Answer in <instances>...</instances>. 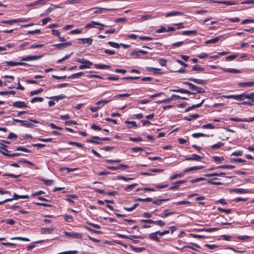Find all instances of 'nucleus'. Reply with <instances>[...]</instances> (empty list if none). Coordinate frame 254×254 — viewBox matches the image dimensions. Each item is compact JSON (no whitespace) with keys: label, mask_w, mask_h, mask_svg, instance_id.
Segmentation results:
<instances>
[{"label":"nucleus","mask_w":254,"mask_h":254,"mask_svg":"<svg viewBox=\"0 0 254 254\" xmlns=\"http://www.w3.org/2000/svg\"><path fill=\"white\" fill-rule=\"evenodd\" d=\"M194 89H196V92H191L188 90L182 88L178 89H170V91L171 92L187 94L189 95H195L197 93H203L205 92V90L204 88L196 86V85Z\"/></svg>","instance_id":"obj_1"},{"label":"nucleus","mask_w":254,"mask_h":254,"mask_svg":"<svg viewBox=\"0 0 254 254\" xmlns=\"http://www.w3.org/2000/svg\"><path fill=\"white\" fill-rule=\"evenodd\" d=\"M248 96L249 94L243 93L239 95H222V97L226 99H234L238 101H243L247 99Z\"/></svg>","instance_id":"obj_2"},{"label":"nucleus","mask_w":254,"mask_h":254,"mask_svg":"<svg viewBox=\"0 0 254 254\" xmlns=\"http://www.w3.org/2000/svg\"><path fill=\"white\" fill-rule=\"evenodd\" d=\"M230 120L234 122H247L250 123L253 121H254V117H251L249 119H240L236 118H230Z\"/></svg>","instance_id":"obj_3"},{"label":"nucleus","mask_w":254,"mask_h":254,"mask_svg":"<svg viewBox=\"0 0 254 254\" xmlns=\"http://www.w3.org/2000/svg\"><path fill=\"white\" fill-rule=\"evenodd\" d=\"M202 159V157L199 155H198L196 154H193L191 155V157H186L185 158V160L186 161H200Z\"/></svg>","instance_id":"obj_4"},{"label":"nucleus","mask_w":254,"mask_h":254,"mask_svg":"<svg viewBox=\"0 0 254 254\" xmlns=\"http://www.w3.org/2000/svg\"><path fill=\"white\" fill-rule=\"evenodd\" d=\"M71 45L72 43L71 42H68L64 43L54 44L53 46L59 50H61L67 47V46H71Z\"/></svg>","instance_id":"obj_5"},{"label":"nucleus","mask_w":254,"mask_h":254,"mask_svg":"<svg viewBox=\"0 0 254 254\" xmlns=\"http://www.w3.org/2000/svg\"><path fill=\"white\" fill-rule=\"evenodd\" d=\"M3 64H6L7 65L9 66H15V65H28V64L26 63H23V62H15L12 61H6L3 63Z\"/></svg>","instance_id":"obj_6"},{"label":"nucleus","mask_w":254,"mask_h":254,"mask_svg":"<svg viewBox=\"0 0 254 254\" xmlns=\"http://www.w3.org/2000/svg\"><path fill=\"white\" fill-rule=\"evenodd\" d=\"M12 106L17 108H25L28 107L26 104L24 102L22 101H16L13 102Z\"/></svg>","instance_id":"obj_7"},{"label":"nucleus","mask_w":254,"mask_h":254,"mask_svg":"<svg viewBox=\"0 0 254 254\" xmlns=\"http://www.w3.org/2000/svg\"><path fill=\"white\" fill-rule=\"evenodd\" d=\"M65 236H68L69 237L74 238L76 239H81L82 238V235L79 233H70L65 232H64Z\"/></svg>","instance_id":"obj_8"},{"label":"nucleus","mask_w":254,"mask_h":254,"mask_svg":"<svg viewBox=\"0 0 254 254\" xmlns=\"http://www.w3.org/2000/svg\"><path fill=\"white\" fill-rule=\"evenodd\" d=\"M205 99H203L201 102L198 104H194V105H192V106L187 108L185 110V112H188L194 108H199L200 107L202 104H203V103L204 102Z\"/></svg>","instance_id":"obj_9"},{"label":"nucleus","mask_w":254,"mask_h":254,"mask_svg":"<svg viewBox=\"0 0 254 254\" xmlns=\"http://www.w3.org/2000/svg\"><path fill=\"white\" fill-rule=\"evenodd\" d=\"M78 40L81 41V42L80 43V44H87L88 45H91L93 42V39L91 38H79L78 39Z\"/></svg>","instance_id":"obj_10"},{"label":"nucleus","mask_w":254,"mask_h":254,"mask_svg":"<svg viewBox=\"0 0 254 254\" xmlns=\"http://www.w3.org/2000/svg\"><path fill=\"white\" fill-rule=\"evenodd\" d=\"M230 192H234L238 194H243L248 193L249 191L246 189L238 188L231 189Z\"/></svg>","instance_id":"obj_11"},{"label":"nucleus","mask_w":254,"mask_h":254,"mask_svg":"<svg viewBox=\"0 0 254 254\" xmlns=\"http://www.w3.org/2000/svg\"><path fill=\"white\" fill-rule=\"evenodd\" d=\"M96 25H101L102 26H105L104 24H101L99 22L92 21L90 23H89L86 25L85 28H90L92 27H94Z\"/></svg>","instance_id":"obj_12"},{"label":"nucleus","mask_w":254,"mask_h":254,"mask_svg":"<svg viewBox=\"0 0 254 254\" xmlns=\"http://www.w3.org/2000/svg\"><path fill=\"white\" fill-rule=\"evenodd\" d=\"M203 168V166H193V167H191L190 168H188L184 170V173L186 174V173H188L189 172L194 171L200 170V169H202Z\"/></svg>","instance_id":"obj_13"},{"label":"nucleus","mask_w":254,"mask_h":254,"mask_svg":"<svg viewBox=\"0 0 254 254\" xmlns=\"http://www.w3.org/2000/svg\"><path fill=\"white\" fill-rule=\"evenodd\" d=\"M158 232L156 231L155 232L150 233L149 235V238L153 241L159 242L160 241V239L157 236V235H158L157 233Z\"/></svg>","instance_id":"obj_14"},{"label":"nucleus","mask_w":254,"mask_h":254,"mask_svg":"<svg viewBox=\"0 0 254 254\" xmlns=\"http://www.w3.org/2000/svg\"><path fill=\"white\" fill-rule=\"evenodd\" d=\"M54 231L53 228H42L40 232L41 234H51Z\"/></svg>","instance_id":"obj_15"},{"label":"nucleus","mask_w":254,"mask_h":254,"mask_svg":"<svg viewBox=\"0 0 254 254\" xmlns=\"http://www.w3.org/2000/svg\"><path fill=\"white\" fill-rule=\"evenodd\" d=\"M239 87H246L254 86V81L240 82L238 83Z\"/></svg>","instance_id":"obj_16"},{"label":"nucleus","mask_w":254,"mask_h":254,"mask_svg":"<svg viewBox=\"0 0 254 254\" xmlns=\"http://www.w3.org/2000/svg\"><path fill=\"white\" fill-rule=\"evenodd\" d=\"M189 80L190 81H191L195 83L200 84V85H204L205 84V82H206L204 80L196 79V78H194L193 77L189 78Z\"/></svg>","instance_id":"obj_17"},{"label":"nucleus","mask_w":254,"mask_h":254,"mask_svg":"<svg viewBox=\"0 0 254 254\" xmlns=\"http://www.w3.org/2000/svg\"><path fill=\"white\" fill-rule=\"evenodd\" d=\"M19 196H20L19 195H18L16 193H14L13 194V198H7V199L4 200L3 201H0V205H1L3 203H5L9 202V201H11L13 200V199H17L19 198Z\"/></svg>","instance_id":"obj_18"},{"label":"nucleus","mask_w":254,"mask_h":254,"mask_svg":"<svg viewBox=\"0 0 254 254\" xmlns=\"http://www.w3.org/2000/svg\"><path fill=\"white\" fill-rule=\"evenodd\" d=\"M107 10V11H115L117 10L116 8H100L98 7L97 10L95 11L94 13L95 14H99L103 12V10Z\"/></svg>","instance_id":"obj_19"},{"label":"nucleus","mask_w":254,"mask_h":254,"mask_svg":"<svg viewBox=\"0 0 254 254\" xmlns=\"http://www.w3.org/2000/svg\"><path fill=\"white\" fill-rule=\"evenodd\" d=\"M184 13L180 11H172L168 12L166 15V17H169L176 15H183Z\"/></svg>","instance_id":"obj_20"},{"label":"nucleus","mask_w":254,"mask_h":254,"mask_svg":"<svg viewBox=\"0 0 254 254\" xmlns=\"http://www.w3.org/2000/svg\"><path fill=\"white\" fill-rule=\"evenodd\" d=\"M147 70L149 71H153L154 74L157 75V74H162V72H160L159 71L160 70V69L152 67H147Z\"/></svg>","instance_id":"obj_21"},{"label":"nucleus","mask_w":254,"mask_h":254,"mask_svg":"<svg viewBox=\"0 0 254 254\" xmlns=\"http://www.w3.org/2000/svg\"><path fill=\"white\" fill-rule=\"evenodd\" d=\"M174 213H175V212H174V211L169 212V210L167 209V210H164L161 214L159 215V216L161 218H166V217L169 216L170 215L174 214Z\"/></svg>","instance_id":"obj_22"},{"label":"nucleus","mask_w":254,"mask_h":254,"mask_svg":"<svg viewBox=\"0 0 254 254\" xmlns=\"http://www.w3.org/2000/svg\"><path fill=\"white\" fill-rule=\"evenodd\" d=\"M222 70L226 72L229 73H239L241 72L240 70L234 69V68H223Z\"/></svg>","instance_id":"obj_23"},{"label":"nucleus","mask_w":254,"mask_h":254,"mask_svg":"<svg viewBox=\"0 0 254 254\" xmlns=\"http://www.w3.org/2000/svg\"><path fill=\"white\" fill-rule=\"evenodd\" d=\"M221 37H222L221 36H220L216 37L213 39L206 40L205 41V44H209L216 43L220 40V39Z\"/></svg>","instance_id":"obj_24"},{"label":"nucleus","mask_w":254,"mask_h":254,"mask_svg":"<svg viewBox=\"0 0 254 254\" xmlns=\"http://www.w3.org/2000/svg\"><path fill=\"white\" fill-rule=\"evenodd\" d=\"M213 161L217 163H222L225 159L223 157L214 156L212 157Z\"/></svg>","instance_id":"obj_25"},{"label":"nucleus","mask_w":254,"mask_h":254,"mask_svg":"<svg viewBox=\"0 0 254 254\" xmlns=\"http://www.w3.org/2000/svg\"><path fill=\"white\" fill-rule=\"evenodd\" d=\"M199 117V115L197 114H195L191 115L190 117H188V116L185 117L184 118V119L186 121L190 122L192 120L196 119Z\"/></svg>","instance_id":"obj_26"},{"label":"nucleus","mask_w":254,"mask_h":254,"mask_svg":"<svg viewBox=\"0 0 254 254\" xmlns=\"http://www.w3.org/2000/svg\"><path fill=\"white\" fill-rule=\"evenodd\" d=\"M225 175H226V173L224 172H221L219 173H211V174H205L204 176H205L206 177H213V176H223Z\"/></svg>","instance_id":"obj_27"},{"label":"nucleus","mask_w":254,"mask_h":254,"mask_svg":"<svg viewBox=\"0 0 254 254\" xmlns=\"http://www.w3.org/2000/svg\"><path fill=\"white\" fill-rule=\"evenodd\" d=\"M181 34L184 35H195L197 34V32L196 30H187V31H183Z\"/></svg>","instance_id":"obj_28"},{"label":"nucleus","mask_w":254,"mask_h":254,"mask_svg":"<svg viewBox=\"0 0 254 254\" xmlns=\"http://www.w3.org/2000/svg\"><path fill=\"white\" fill-rule=\"evenodd\" d=\"M84 73L83 72H79L78 73H74L71 74L70 76L68 77V78L75 79V78H79L82 75H83Z\"/></svg>","instance_id":"obj_29"},{"label":"nucleus","mask_w":254,"mask_h":254,"mask_svg":"<svg viewBox=\"0 0 254 254\" xmlns=\"http://www.w3.org/2000/svg\"><path fill=\"white\" fill-rule=\"evenodd\" d=\"M66 98V96L64 94H61L58 96H53L50 97V99H54L56 101H59V100H63Z\"/></svg>","instance_id":"obj_30"},{"label":"nucleus","mask_w":254,"mask_h":254,"mask_svg":"<svg viewBox=\"0 0 254 254\" xmlns=\"http://www.w3.org/2000/svg\"><path fill=\"white\" fill-rule=\"evenodd\" d=\"M217 178H213L212 179H210V180H207V183L208 184H212V185H217V186H219V185H222V183L220 182H214L213 180H217Z\"/></svg>","instance_id":"obj_31"},{"label":"nucleus","mask_w":254,"mask_h":254,"mask_svg":"<svg viewBox=\"0 0 254 254\" xmlns=\"http://www.w3.org/2000/svg\"><path fill=\"white\" fill-rule=\"evenodd\" d=\"M94 66L98 69H108L110 68V65L105 64H95Z\"/></svg>","instance_id":"obj_32"},{"label":"nucleus","mask_w":254,"mask_h":254,"mask_svg":"<svg viewBox=\"0 0 254 254\" xmlns=\"http://www.w3.org/2000/svg\"><path fill=\"white\" fill-rule=\"evenodd\" d=\"M129 247L132 250H133V251H134L136 253L141 252L145 250L144 248L134 247L131 245H130Z\"/></svg>","instance_id":"obj_33"},{"label":"nucleus","mask_w":254,"mask_h":254,"mask_svg":"<svg viewBox=\"0 0 254 254\" xmlns=\"http://www.w3.org/2000/svg\"><path fill=\"white\" fill-rule=\"evenodd\" d=\"M138 205H139L138 203H135V204H133L132 205V206H131V207H124V209L126 211L131 212V211H133V210H134Z\"/></svg>","instance_id":"obj_34"},{"label":"nucleus","mask_w":254,"mask_h":254,"mask_svg":"<svg viewBox=\"0 0 254 254\" xmlns=\"http://www.w3.org/2000/svg\"><path fill=\"white\" fill-rule=\"evenodd\" d=\"M235 167V166H233V165H224L217 166V167H216V168L222 169H234Z\"/></svg>","instance_id":"obj_35"},{"label":"nucleus","mask_w":254,"mask_h":254,"mask_svg":"<svg viewBox=\"0 0 254 254\" xmlns=\"http://www.w3.org/2000/svg\"><path fill=\"white\" fill-rule=\"evenodd\" d=\"M22 122L23 123L21 126L30 128H32L34 126L33 124L28 122L27 121H23Z\"/></svg>","instance_id":"obj_36"},{"label":"nucleus","mask_w":254,"mask_h":254,"mask_svg":"<svg viewBox=\"0 0 254 254\" xmlns=\"http://www.w3.org/2000/svg\"><path fill=\"white\" fill-rule=\"evenodd\" d=\"M185 173H184V172L183 173L174 174V175L170 177V180H174L178 178L183 177L185 175Z\"/></svg>","instance_id":"obj_37"},{"label":"nucleus","mask_w":254,"mask_h":254,"mask_svg":"<svg viewBox=\"0 0 254 254\" xmlns=\"http://www.w3.org/2000/svg\"><path fill=\"white\" fill-rule=\"evenodd\" d=\"M82 0H67L65 1V4H74L76 3H80Z\"/></svg>","instance_id":"obj_38"},{"label":"nucleus","mask_w":254,"mask_h":254,"mask_svg":"<svg viewBox=\"0 0 254 254\" xmlns=\"http://www.w3.org/2000/svg\"><path fill=\"white\" fill-rule=\"evenodd\" d=\"M192 136L194 138H198L199 137H208L209 135L203 133H194L192 134Z\"/></svg>","instance_id":"obj_39"},{"label":"nucleus","mask_w":254,"mask_h":254,"mask_svg":"<svg viewBox=\"0 0 254 254\" xmlns=\"http://www.w3.org/2000/svg\"><path fill=\"white\" fill-rule=\"evenodd\" d=\"M152 224H157V225H158L160 227H163L166 224L165 222L161 220H159L157 221L153 220Z\"/></svg>","instance_id":"obj_40"},{"label":"nucleus","mask_w":254,"mask_h":254,"mask_svg":"<svg viewBox=\"0 0 254 254\" xmlns=\"http://www.w3.org/2000/svg\"><path fill=\"white\" fill-rule=\"evenodd\" d=\"M224 143L219 142L216 144L212 145L211 146V148L213 149H218V148H220L221 147L224 146Z\"/></svg>","instance_id":"obj_41"},{"label":"nucleus","mask_w":254,"mask_h":254,"mask_svg":"<svg viewBox=\"0 0 254 254\" xmlns=\"http://www.w3.org/2000/svg\"><path fill=\"white\" fill-rule=\"evenodd\" d=\"M219 229L218 228L215 227V228H203L199 229V231H204L208 232H211L213 231H216Z\"/></svg>","instance_id":"obj_42"},{"label":"nucleus","mask_w":254,"mask_h":254,"mask_svg":"<svg viewBox=\"0 0 254 254\" xmlns=\"http://www.w3.org/2000/svg\"><path fill=\"white\" fill-rule=\"evenodd\" d=\"M204 70L203 67H201L198 65H194L192 66V71H202Z\"/></svg>","instance_id":"obj_43"},{"label":"nucleus","mask_w":254,"mask_h":254,"mask_svg":"<svg viewBox=\"0 0 254 254\" xmlns=\"http://www.w3.org/2000/svg\"><path fill=\"white\" fill-rule=\"evenodd\" d=\"M43 101V98L40 97H34L31 100V103H34L35 102H41Z\"/></svg>","instance_id":"obj_44"},{"label":"nucleus","mask_w":254,"mask_h":254,"mask_svg":"<svg viewBox=\"0 0 254 254\" xmlns=\"http://www.w3.org/2000/svg\"><path fill=\"white\" fill-rule=\"evenodd\" d=\"M172 100L171 97L166 98L165 99L162 100L157 101L156 103L157 104H163V103H170Z\"/></svg>","instance_id":"obj_45"},{"label":"nucleus","mask_w":254,"mask_h":254,"mask_svg":"<svg viewBox=\"0 0 254 254\" xmlns=\"http://www.w3.org/2000/svg\"><path fill=\"white\" fill-rule=\"evenodd\" d=\"M179 187H180V185H179L178 181H176L173 184V186L172 187H171L169 189V190H177V189H179Z\"/></svg>","instance_id":"obj_46"},{"label":"nucleus","mask_w":254,"mask_h":254,"mask_svg":"<svg viewBox=\"0 0 254 254\" xmlns=\"http://www.w3.org/2000/svg\"><path fill=\"white\" fill-rule=\"evenodd\" d=\"M145 237V236L144 235H142V236L131 235V236H127V239H129V240L132 241V240H133V238H134V239H137L138 238V239H143Z\"/></svg>","instance_id":"obj_47"},{"label":"nucleus","mask_w":254,"mask_h":254,"mask_svg":"<svg viewBox=\"0 0 254 254\" xmlns=\"http://www.w3.org/2000/svg\"><path fill=\"white\" fill-rule=\"evenodd\" d=\"M221 4H226L228 5H233L238 4V3L236 1H222Z\"/></svg>","instance_id":"obj_48"},{"label":"nucleus","mask_w":254,"mask_h":254,"mask_svg":"<svg viewBox=\"0 0 254 254\" xmlns=\"http://www.w3.org/2000/svg\"><path fill=\"white\" fill-rule=\"evenodd\" d=\"M11 240H20V241H26V242L30 241V240L28 238L21 237H12L11 238Z\"/></svg>","instance_id":"obj_49"},{"label":"nucleus","mask_w":254,"mask_h":254,"mask_svg":"<svg viewBox=\"0 0 254 254\" xmlns=\"http://www.w3.org/2000/svg\"><path fill=\"white\" fill-rule=\"evenodd\" d=\"M43 91V88H40L38 90L32 91L30 92V95L31 96H34L35 95H37Z\"/></svg>","instance_id":"obj_50"},{"label":"nucleus","mask_w":254,"mask_h":254,"mask_svg":"<svg viewBox=\"0 0 254 254\" xmlns=\"http://www.w3.org/2000/svg\"><path fill=\"white\" fill-rule=\"evenodd\" d=\"M21 175V173L19 174L18 175H14V174H10V173H9V174L5 173L2 175L3 176H7V177H9L14 178H18Z\"/></svg>","instance_id":"obj_51"},{"label":"nucleus","mask_w":254,"mask_h":254,"mask_svg":"<svg viewBox=\"0 0 254 254\" xmlns=\"http://www.w3.org/2000/svg\"><path fill=\"white\" fill-rule=\"evenodd\" d=\"M237 238L241 241H245L251 239L252 237L244 235L237 236Z\"/></svg>","instance_id":"obj_52"},{"label":"nucleus","mask_w":254,"mask_h":254,"mask_svg":"<svg viewBox=\"0 0 254 254\" xmlns=\"http://www.w3.org/2000/svg\"><path fill=\"white\" fill-rule=\"evenodd\" d=\"M183 84L187 85L189 87L190 89H194L195 85L191 83L188 81H184L182 82Z\"/></svg>","instance_id":"obj_53"},{"label":"nucleus","mask_w":254,"mask_h":254,"mask_svg":"<svg viewBox=\"0 0 254 254\" xmlns=\"http://www.w3.org/2000/svg\"><path fill=\"white\" fill-rule=\"evenodd\" d=\"M152 17L153 16L151 14L141 15L140 20L141 21H145L148 19H151Z\"/></svg>","instance_id":"obj_54"},{"label":"nucleus","mask_w":254,"mask_h":254,"mask_svg":"<svg viewBox=\"0 0 254 254\" xmlns=\"http://www.w3.org/2000/svg\"><path fill=\"white\" fill-rule=\"evenodd\" d=\"M68 143L69 144L74 145L76 146L77 147H79V148H83L84 146L82 144H81L80 143L77 142L69 141L68 142Z\"/></svg>","instance_id":"obj_55"},{"label":"nucleus","mask_w":254,"mask_h":254,"mask_svg":"<svg viewBox=\"0 0 254 254\" xmlns=\"http://www.w3.org/2000/svg\"><path fill=\"white\" fill-rule=\"evenodd\" d=\"M72 53H71L70 54L66 55L64 58H62L61 59H59V60H58L57 63L60 64V63H62L63 61L67 60L69 58V57L72 54Z\"/></svg>","instance_id":"obj_56"},{"label":"nucleus","mask_w":254,"mask_h":254,"mask_svg":"<svg viewBox=\"0 0 254 254\" xmlns=\"http://www.w3.org/2000/svg\"><path fill=\"white\" fill-rule=\"evenodd\" d=\"M112 100H101L98 101L96 104L97 105H100L101 104H106L111 101Z\"/></svg>","instance_id":"obj_57"},{"label":"nucleus","mask_w":254,"mask_h":254,"mask_svg":"<svg viewBox=\"0 0 254 254\" xmlns=\"http://www.w3.org/2000/svg\"><path fill=\"white\" fill-rule=\"evenodd\" d=\"M16 150L22 151L25 152L30 153L31 151L27 148H25L22 146H18L15 149Z\"/></svg>","instance_id":"obj_58"},{"label":"nucleus","mask_w":254,"mask_h":254,"mask_svg":"<svg viewBox=\"0 0 254 254\" xmlns=\"http://www.w3.org/2000/svg\"><path fill=\"white\" fill-rule=\"evenodd\" d=\"M64 220L67 222H72L73 221V218L71 216L65 215H64Z\"/></svg>","instance_id":"obj_59"},{"label":"nucleus","mask_w":254,"mask_h":254,"mask_svg":"<svg viewBox=\"0 0 254 254\" xmlns=\"http://www.w3.org/2000/svg\"><path fill=\"white\" fill-rule=\"evenodd\" d=\"M231 162L243 163L246 162V161L241 158H232L230 159Z\"/></svg>","instance_id":"obj_60"},{"label":"nucleus","mask_w":254,"mask_h":254,"mask_svg":"<svg viewBox=\"0 0 254 254\" xmlns=\"http://www.w3.org/2000/svg\"><path fill=\"white\" fill-rule=\"evenodd\" d=\"M137 185V184H132L131 185H127V187H126L125 190L126 191H129L131 189H132L133 188L136 187Z\"/></svg>","instance_id":"obj_61"},{"label":"nucleus","mask_w":254,"mask_h":254,"mask_svg":"<svg viewBox=\"0 0 254 254\" xmlns=\"http://www.w3.org/2000/svg\"><path fill=\"white\" fill-rule=\"evenodd\" d=\"M2 222H5L7 224L13 225L15 224V222L13 219H4L1 221Z\"/></svg>","instance_id":"obj_62"},{"label":"nucleus","mask_w":254,"mask_h":254,"mask_svg":"<svg viewBox=\"0 0 254 254\" xmlns=\"http://www.w3.org/2000/svg\"><path fill=\"white\" fill-rule=\"evenodd\" d=\"M108 44L112 47L118 49L120 48V45L117 43L110 41L108 43Z\"/></svg>","instance_id":"obj_63"},{"label":"nucleus","mask_w":254,"mask_h":254,"mask_svg":"<svg viewBox=\"0 0 254 254\" xmlns=\"http://www.w3.org/2000/svg\"><path fill=\"white\" fill-rule=\"evenodd\" d=\"M158 62H159V64L162 66H165L166 65V63H167L166 60H165L164 59H159Z\"/></svg>","instance_id":"obj_64"}]
</instances>
